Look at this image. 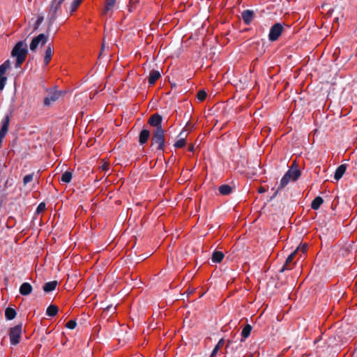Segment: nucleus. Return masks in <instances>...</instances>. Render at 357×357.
<instances>
[{"mask_svg":"<svg viewBox=\"0 0 357 357\" xmlns=\"http://www.w3.org/2000/svg\"><path fill=\"white\" fill-rule=\"evenodd\" d=\"M28 54L27 44L24 40L17 42L11 51V56L15 58V67L20 68Z\"/></svg>","mask_w":357,"mask_h":357,"instance_id":"1","label":"nucleus"},{"mask_svg":"<svg viewBox=\"0 0 357 357\" xmlns=\"http://www.w3.org/2000/svg\"><path fill=\"white\" fill-rule=\"evenodd\" d=\"M151 141V146L157 145L156 151H163L165 143V130L160 128L158 130H155Z\"/></svg>","mask_w":357,"mask_h":357,"instance_id":"2","label":"nucleus"},{"mask_svg":"<svg viewBox=\"0 0 357 357\" xmlns=\"http://www.w3.org/2000/svg\"><path fill=\"white\" fill-rule=\"evenodd\" d=\"M22 333V324H20L10 328L9 338L10 344L15 346L20 342L21 335Z\"/></svg>","mask_w":357,"mask_h":357,"instance_id":"3","label":"nucleus"},{"mask_svg":"<svg viewBox=\"0 0 357 357\" xmlns=\"http://www.w3.org/2000/svg\"><path fill=\"white\" fill-rule=\"evenodd\" d=\"M64 0H53L49 11L48 21L52 24L57 17V12L60 10L61 6Z\"/></svg>","mask_w":357,"mask_h":357,"instance_id":"4","label":"nucleus"},{"mask_svg":"<svg viewBox=\"0 0 357 357\" xmlns=\"http://www.w3.org/2000/svg\"><path fill=\"white\" fill-rule=\"evenodd\" d=\"M282 31V24L281 23H275L270 29L268 40L272 42L277 40L281 36Z\"/></svg>","mask_w":357,"mask_h":357,"instance_id":"5","label":"nucleus"},{"mask_svg":"<svg viewBox=\"0 0 357 357\" xmlns=\"http://www.w3.org/2000/svg\"><path fill=\"white\" fill-rule=\"evenodd\" d=\"M47 40V36L44 33H40L38 36L33 38L30 43V50L31 51H35L38 45L40 44L41 46H43Z\"/></svg>","mask_w":357,"mask_h":357,"instance_id":"6","label":"nucleus"},{"mask_svg":"<svg viewBox=\"0 0 357 357\" xmlns=\"http://www.w3.org/2000/svg\"><path fill=\"white\" fill-rule=\"evenodd\" d=\"M63 91H51L48 95L44 99V105L46 106L50 105L52 102L56 101L61 94Z\"/></svg>","mask_w":357,"mask_h":357,"instance_id":"7","label":"nucleus"},{"mask_svg":"<svg viewBox=\"0 0 357 357\" xmlns=\"http://www.w3.org/2000/svg\"><path fill=\"white\" fill-rule=\"evenodd\" d=\"M298 253V249L295 250L291 252L286 259L285 264L280 270V272H283L285 270H291L294 267L293 260L296 257V255Z\"/></svg>","mask_w":357,"mask_h":357,"instance_id":"8","label":"nucleus"},{"mask_svg":"<svg viewBox=\"0 0 357 357\" xmlns=\"http://www.w3.org/2000/svg\"><path fill=\"white\" fill-rule=\"evenodd\" d=\"M162 116L156 113V114H153L149 119V124L153 127H155V130H158L159 128H162Z\"/></svg>","mask_w":357,"mask_h":357,"instance_id":"9","label":"nucleus"},{"mask_svg":"<svg viewBox=\"0 0 357 357\" xmlns=\"http://www.w3.org/2000/svg\"><path fill=\"white\" fill-rule=\"evenodd\" d=\"M10 121V114H6L3 119L1 121V128H0V135L1 136H5L6 135L8 128H9V123Z\"/></svg>","mask_w":357,"mask_h":357,"instance_id":"10","label":"nucleus"},{"mask_svg":"<svg viewBox=\"0 0 357 357\" xmlns=\"http://www.w3.org/2000/svg\"><path fill=\"white\" fill-rule=\"evenodd\" d=\"M242 19L245 24H250L254 17V12L250 10H243L241 13Z\"/></svg>","mask_w":357,"mask_h":357,"instance_id":"11","label":"nucleus"},{"mask_svg":"<svg viewBox=\"0 0 357 357\" xmlns=\"http://www.w3.org/2000/svg\"><path fill=\"white\" fill-rule=\"evenodd\" d=\"M287 174H289V178L291 181H296L301 175V171L297 169L296 167H294L291 166L288 171L287 172Z\"/></svg>","mask_w":357,"mask_h":357,"instance_id":"12","label":"nucleus"},{"mask_svg":"<svg viewBox=\"0 0 357 357\" xmlns=\"http://www.w3.org/2000/svg\"><path fill=\"white\" fill-rule=\"evenodd\" d=\"M32 290V286L29 282L22 283L19 289L20 294L22 296L29 295L31 293Z\"/></svg>","mask_w":357,"mask_h":357,"instance_id":"13","label":"nucleus"},{"mask_svg":"<svg viewBox=\"0 0 357 357\" xmlns=\"http://www.w3.org/2000/svg\"><path fill=\"white\" fill-rule=\"evenodd\" d=\"M347 168V165L346 164L340 165L335 172L334 178L337 181H339L345 173Z\"/></svg>","mask_w":357,"mask_h":357,"instance_id":"14","label":"nucleus"},{"mask_svg":"<svg viewBox=\"0 0 357 357\" xmlns=\"http://www.w3.org/2000/svg\"><path fill=\"white\" fill-rule=\"evenodd\" d=\"M149 137H150V132H149V130H148L146 129H143L140 132L139 135V143L141 145L144 144L145 143L147 142Z\"/></svg>","mask_w":357,"mask_h":357,"instance_id":"15","label":"nucleus"},{"mask_svg":"<svg viewBox=\"0 0 357 357\" xmlns=\"http://www.w3.org/2000/svg\"><path fill=\"white\" fill-rule=\"evenodd\" d=\"M160 73L158 70H153L150 72L149 76V83L150 85H153L156 81L160 77Z\"/></svg>","mask_w":357,"mask_h":357,"instance_id":"16","label":"nucleus"},{"mask_svg":"<svg viewBox=\"0 0 357 357\" xmlns=\"http://www.w3.org/2000/svg\"><path fill=\"white\" fill-rule=\"evenodd\" d=\"M57 284H58V282L56 280H53V281H50V282H46L43 285V289L46 293L51 292V291H54L56 289V287L57 286Z\"/></svg>","mask_w":357,"mask_h":357,"instance_id":"17","label":"nucleus"},{"mask_svg":"<svg viewBox=\"0 0 357 357\" xmlns=\"http://www.w3.org/2000/svg\"><path fill=\"white\" fill-rule=\"evenodd\" d=\"M290 181H291V180L289 178V174H287V172H286L285 174L282 176V178L280 180V185H279L276 192L275 193V196L276 195L278 192L279 190H280L281 189H282L283 188H284L289 183Z\"/></svg>","mask_w":357,"mask_h":357,"instance_id":"18","label":"nucleus"},{"mask_svg":"<svg viewBox=\"0 0 357 357\" xmlns=\"http://www.w3.org/2000/svg\"><path fill=\"white\" fill-rule=\"evenodd\" d=\"M218 190H219V192L222 195H228L231 194L233 190L232 188L229 185H227V184H224V185H220L219 187Z\"/></svg>","mask_w":357,"mask_h":357,"instance_id":"19","label":"nucleus"},{"mask_svg":"<svg viewBox=\"0 0 357 357\" xmlns=\"http://www.w3.org/2000/svg\"><path fill=\"white\" fill-rule=\"evenodd\" d=\"M59 308L55 305H50L47 307L46 310V315L48 317H53L57 314Z\"/></svg>","mask_w":357,"mask_h":357,"instance_id":"20","label":"nucleus"},{"mask_svg":"<svg viewBox=\"0 0 357 357\" xmlns=\"http://www.w3.org/2000/svg\"><path fill=\"white\" fill-rule=\"evenodd\" d=\"M224 254L221 251L213 252L211 257V260L214 263H220L224 258Z\"/></svg>","mask_w":357,"mask_h":357,"instance_id":"21","label":"nucleus"},{"mask_svg":"<svg viewBox=\"0 0 357 357\" xmlns=\"http://www.w3.org/2000/svg\"><path fill=\"white\" fill-rule=\"evenodd\" d=\"M52 56V50L50 45L47 46L45 52V57H44V63L45 66L48 65L50 61H51Z\"/></svg>","mask_w":357,"mask_h":357,"instance_id":"22","label":"nucleus"},{"mask_svg":"<svg viewBox=\"0 0 357 357\" xmlns=\"http://www.w3.org/2000/svg\"><path fill=\"white\" fill-rule=\"evenodd\" d=\"M73 173L70 171H66L62 174L60 181L64 183H68L71 181Z\"/></svg>","mask_w":357,"mask_h":357,"instance_id":"23","label":"nucleus"},{"mask_svg":"<svg viewBox=\"0 0 357 357\" xmlns=\"http://www.w3.org/2000/svg\"><path fill=\"white\" fill-rule=\"evenodd\" d=\"M324 199L322 197L318 196L315 197L311 203V208L314 210H317L319 208L321 205L323 204Z\"/></svg>","mask_w":357,"mask_h":357,"instance_id":"24","label":"nucleus"},{"mask_svg":"<svg viewBox=\"0 0 357 357\" xmlns=\"http://www.w3.org/2000/svg\"><path fill=\"white\" fill-rule=\"evenodd\" d=\"M16 311L12 307H7L5 310V317L8 320H13L16 317Z\"/></svg>","mask_w":357,"mask_h":357,"instance_id":"25","label":"nucleus"},{"mask_svg":"<svg viewBox=\"0 0 357 357\" xmlns=\"http://www.w3.org/2000/svg\"><path fill=\"white\" fill-rule=\"evenodd\" d=\"M116 0H105V6L102 14L106 15L114 6Z\"/></svg>","mask_w":357,"mask_h":357,"instance_id":"26","label":"nucleus"},{"mask_svg":"<svg viewBox=\"0 0 357 357\" xmlns=\"http://www.w3.org/2000/svg\"><path fill=\"white\" fill-rule=\"evenodd\" d=\"M225 343V340L223 338L220 339L216 346L214 347L213 350L212 351V353L211 354V357L215 356L217 353L218 352L219 349L223 346Z\"/></svg>","mask_w":357,"mask_h":357,"instance_id":"27","label":"nucleus"},{"mask_svg":"<svg viewBox=\"0 0 357 357\" xmlns=\"http://www.w3.org/2000/svg\"><path fill=\"white\" fill-rule=\"evenodd\" d=\"M252 331V326L250 324H247L245 326V327L243 328L241 331V336L244 339L249 337L250 332Z\"/></svg>","mask_w":357,"mask_h":357,"instance_id":"28","label":"nucleus"},{"mask_svg":"<svg viewBox=\"0 0 357 357\" xmlns=\"http://www.w3.org/2000/svg\"><path fill=\"white\" fill-rule=\"evenodd\" d=\"M82 1V0H73L70 7V13H73L77 10Z\"/></svg>","mask_w":357,"mask_h":357,"instance_id":"29","label":"nucleus"},{"mask_svg":"<svg viewBox=\"0 0 357 357\" xmlns=\"http://www.w3.org/2000/svg\"><path fill=\"white\" fill-rule=\"evenodd\" d=\"M206 96H207V93L206 92L204 91V90H200L198 91L197 94V98L199 100V101H204L206 98Z\"/></svg>","mask_w":357,"mask_h":357,"instance_id":"30","label":"nucleus"},{"mask_svg":"<svg viewBox=\"0 0 357 357\" xmlns=\"http://www.w3.org/2000/svg\"><path fill=\"white\" fill-rule=\"evenodd\" d=\"M186 144V142L184 139L181 138L178 140H177L175 144H174V147L176 149L182 148L185 146Z\"/></svg>","mask_w":357,"mask_h":357,"instance_id":"31","label":"nucleus"},{"mask_svg":"<svg viewBox=\"0 0 357 357\" xmlns=\"http://www.w3.org/2000/svg\"><path fill=\"white\" fill-rule=\"evenodd\" d=\"M34 173L26 175L23 178V183L26 185L33 179Z\"/></svg>","mask_w":357,"mask_h":357,"instance_id":"32","label":"nucleus"},{"mask_svg":"<svg viewBox=\"0 0 357 357\" xmlns=\"http://www.w3.org/2000/svg\"><path fill=\"white\" fill-rule=\"evenodd\" d=\"M77 326V322L75 320H70L69 321H68L66 324V327L69 328V329H74Z\"/></svg>","mask_w":357,"mask_h":357,"instance_id":"33","label":"nucleus"},{"mask_svg":"<svg viewBox=\"0 0 357 357\" xmlns=\"http://www.w3.org/2000/svg\"><path fill=\"white\" fill-rule=\"evenodd\" d=\"M45 209V204L44 202H41L37 207L36 212L40 213L43 212Z\"/></svg>","mask_w":357,"mask_h":357,"instance_id":"34","label":"nucleus"},{"mask_svg":"<svg viewBox=\"0 0 357 357\" xmlns=\"http://www.w3.org/2000/svg\"><path fill=\"white\" fill-rule=\"evenodd\" d=\"M7 77H1L0 79V91H2L6 85Z\"/></svg>","mask_w":357,"mask_h":357,"instance_id":"35","label":"nucleus"},{"mask_svg":"<svg viewBox=\"0 0 357 357\" xmlns=\"http://www.w3.org/2000/svg\"><path fill=\"white\" fill-rule=\"evenodd\" d=\"M102 171L107 172L109 169V164L108 162H105L100 167Z\"/></svg>","mask_w":357,"mask_h":357,"instance_id":"36","label":"nucleus"},{"mask_svg":"<svg viewBox=\"0 0 357 357\" xmlns=\"http://www.w3.org/2000/svg\"><path fill=\"white\" fill-rule=\"evenodd\" d=\"M307 245L305 244H303L301 247H298L297 249H298V252H302L303 253H305L307 250Z\"/></svg>","mask_w":357,"mask_h":357,"instance_id":"37","label":"nucleus"},{"mask_svg":"<svg viewBox=\"0 0 357 357\" xmlns=\"http://www.w3.org/2000/svg\"><path fill=\"white\" fill-rule=\"evenodd\" d=\"M43 20V17H39L36 20V25L37 26L40 25L42 23Z\"/></svg>","mask_w":357,"mask_h":357,"instance_id":"38","label":"nucleus"},{"mask_svg":"<svg viewBox=\"0 0 357 357\" xmlns=\"http://www.w3.org/2000/svg\"><path fill=\"white\" fill-rule=\"evenodd\" d=\"M258 192L259 193H264V192H266V190H265V188L264 187H261V188H259Z\"/></svg>","mask_w":357,"mask_h":357,"instance_id":"39","label":"nucleus"},{"mask_svg":"<svg viewBox=\"0 0 357 357\" xmlns=\"http://www.w3.org/2000/svg\"><path fill=\"white\" fill-rule=\"evenodd\" d=\"M189 151L193 152L194 151V145L191 144L188 147Z\"/></svg>","mask_w":357,"mask_h":357,"instance_id":"40","label":"nucleus"},{"mask_svg":"<svg viewBox=\"0 0 357 357\" xmlns=\"http://www.w3.org/2000/svg\"><path fill=\"white\" fill-rule=\"evenodd\" d=\"M4 137H5V136H1V135H0V149L1 148L3 139Z\"/></svg>","mask_w":357,"mask_h":357,"instance_id":"41","label":"nucleus"},{"mask_svg":"<svg viewBox=\"0 0 357 357\" xmlns=\"http://www.w3.org/2000/svg\"><path fill=\"white\" fill-rule=\"evenodd\" d=\"M321 339V336H319L314 342V344H317L318 342H319Z\"/></svg>","mask_w":357,"mask_h":357,"instance_id":"42","label":"nucleus"}]
</instances>
